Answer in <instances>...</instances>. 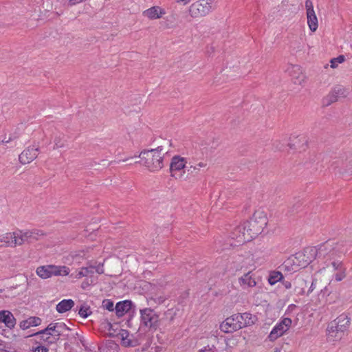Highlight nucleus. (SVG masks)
<instances>
[{
  "label": "nucleus",
  "mask_w": 352,
  "mask_h": 352,
  "mask_svg": "<svg viewBox=\"0 0 352 352\" xmlns=\"http://www.w3.org/2000/svg\"><path fill=\"white\" fill-rule=\"evenodd\" d=\"M348 250L343 242L327 241L316 247H308L305 250L307 256V263H311L316 258L326 259H340Z\"/></svg>",
  "instance_id": "1"
},
{
  "label": "nucleus",
  "mask_w": 352,
  "mask_h": 352,
  "mask_svg": "<svg viewBox=\"0 0 352 352\" xmlns=\"http://www.w3.org/2000/svg\"><path fill=\"white\" fill-rule=\"evenodd\" d=\"M267 223V218L263 211H256L250 219L244 222L242 225L239 226L236 231L240 232L241 230H246L243 234H241L239 241H249L260 234Z\"/></svg>",
  "instance_id": "2"
},
{
  "label": "nucleus",
  "mask_w": 352,
  "mask_h": 352,
  "mask_svg": "<svg viewBox=\"0 0 352 352\" xmlns=\"http://www.w3.org/2000/svg\"><path fill=\"white\" fill-rule=\"evenodd\" d=\"M168 151L162 146L150 150H143L139 155L142 164L150 171H157L164 166V155Z\"/></svg>",
  "instance_id": "3"
},
{
  "label": "nucleus",
  "mask_w": 352,
  "mask_h": 352,
  "mask_svg": "<svg viewBox=\"0 0 352 352\" xmlns=\"http://www.w3.org/2000/svg\"><path fill=\"white\" fill-rule=\"evenodd\" d=\"M350 324V318L345 314L339 316L331 322L327 328L330 336L336 340L341 339L344 332L348 329Z\"/></svg>",
  "instance_id": "4"
},
{
  "label": "nucleus",
  "mask_w": 352,
  "mask_h": 352,
  "mask_svg": "<svg viewBox=\"0 0 352 352\" xmlns=\"http://www.w3.org/2000/svg\"><path fill=\"white\" fill-rule=\"evenodd\" d=\"M216 8L214 0H199L189 8V13L192 17H198L208 14Z\"/></svg>",
  "instance_id": "5"
},
{
  "label": "nucleus",
  "mask_w": 352,
  "mask_h": 352,
  "mask_svg": "<svg viewBox=\"0 0 352 352\" xmlns=\"http://www.w3.org/2000/svg\"><path fill=\"white\" fill-rule=\"evenodd\" d=\"M140 323L150 329L156 330L160 324V316L151 308H144L140 310Z\"/></svg>",
  "instance_id": "6"
},
{
  "label": "nucleus",
  "mask_w": 352,
  "mask_h": 352,
  "mask_svg": "<svg viewBox=\"0 0 352 352\" xmlns=\"http://www.w3.org/2000/svg\"><path fill=\"white\" fill-rule=\"evenodd\" d=\"M350 93V89L342 85H336L329 94L323 99V103L329 106L338 100L339 98H346Z\"/></svg>",
  "instance_id": "7"
},
{
  "label": "nucleus",
  "mask_w": 352,
  "mask_h": 352,
  "mask_svg": "<svg viewBox=\"0 0 352 352\" xmlns=\"http://www.w3.org/2000/svg\"><path fill=\"white\" fill-rule=\"evenodd\" d=\"M69 330L64 322L50 323L45 329L38 331V333L50 334L52 341L57 342L65 331Z\"/></svg>",
  "instance_id": "8"
},
{
  "label": "nucleus",
  "mask_w": 352,
  "mask_h": 352,
  "mask_svg": "<svg viewBox=\"0 0 352 352\" xmlns=\"http://www.w3.org/2000/svg\"><path fill=\"white\" fill-rule=\"evenodd\" d=\"M186 161L184 157H182L179 155L174 156L170 164V171L171 176L175 179H182L184 176V172L183 173H178L177 171H180L182 169L187 168Z\"/></svg>",
  "instance_id": "9"
},
{
  "label": "nucleus",
  "mask_w": 352,
  "mask_h": 352,
  "mask_svg": "<svg viewBox=\"0 0 352 352\" xmlns=\"http://www.w3.org/2000/svg\"><path fill=\"white\" fill-rule=\"evenodd\" d=\"M292 321L289 318H284L272 329L270 335L268 336L269 340L270 341H274L278 338L281 336L289 329L292 325Z\"/></svg>",
  "instance_id": "10"
},
{
  "label": "nucleus",
  "mask_w": 352,
  "mask_h": 352,
  "mask_svg": "<svg viewBox=\"0 0 352 352\" xmlns=\"http://www.w3.org/2000/svg\"><path fill=\"white\" fill-rule=\"evenodd\" d=\"M241 324L235 314L227 318L221 324L220 329L224 333H233L241 329Z\"/></svg>",
  "instance_id": "11"
},
{
  "label": "nucleus",
  "mask_w": 352,
  "mask_h": 352,
  "mask_svg": "<svg viewBox=\"0 0 352 352\" xmlns=\"http://www.w3.org/2000/svg\"><path fill=\"white\" fill-rule=\"evenodd\" d=\"M305 8L307 23L311 32H315L318 26V19L314 10L313 3L311 0H306Z\"/></svg>",
  "instance_id": "12"
},
{
  "label": "nucleus",
  "mask_w": 352,
  "mask_h": 352,
  "mask_svg": "<svg viewBox=\"0 0 352 352\" xmlns=\"http://www.w3.org/2000/svg\"><path fill=\"white\" fill-rule=\"evenodd\" d=\"M287 72L292 77V80L294 84L301 85L305 82L306 76L303 74L300 65H290L287 67Z\"/></svg>",
  "instance_id": "13"
},
{
  "label": "nucleus",
  "mask_w": 352,
  "mask_h": 352,
  "mask_svg": "<svg viewBox=\"0 0 352 352\" xmlns=\"http://www.w3.org/2000/svg\"><path fill=\"white\" fill-rule=\"evenodd\" d=\"M21 240L19 239V233H6L0 236V247L21 245Z\"/></svg>",
  "instance_id": "14"
},
{
  "label": "nucleus",
  "mask_w": 352,
  "mask_h": 352,
  "mask_svg": "<svg viewBox=\"0 0 352 352\" xmlns=\"http://www.w3.org/2000/svg\"><path fill=\"white\" fill-rule=\"evenodd\" d=\"M43 236L44 233L38 230H34L25 232H20V233H19V239H22L21 245L25 242L28 243H34Z\"/></svg>",
  "instance_id": "15"
},
{
  "label": "nucleus",
  "mask_w": 352,
  "mask_h": 352,
  "mask_svg": "<svg viewBox=\"0 0 352 352\" xmlns=\"http://www.w3.org/2000/svg\"><path fill=\"white\" fill-rule=\"evenodd\" d=\"M38 148L28 147L19 156L22 164H27L34 160L38 156Z\"/></svg>",
  "instance_id": "16"
},
{
  "label": "nucleus",
  "mask_w": 352,
  "mask_h": 352,
  "mask_svg": "<svg viewBox=\"0 0 352 352\" xmlns=\"http://www.w3.org/2000/svg\"><path fill=\"white\" fill-rule=\"evenodd\" d=\"M121 339V344L125 347H134L139 344L138 340L133 338L127 330L121 329L118 333Z\"/></svg>",
  "instance_id": "17"
},
{
  "label": "nucleus",
  "mask_w": 352,
  "mask_h": 352,
  "mask_svg": "<svg viewBox=\"0 0 352 352\" xmlns=\"http://www.w3.org/2000/svg\"><path fill=\"white\" fill-rule=\"evenodd\" d=\"M239 284L243 289L254 287L256 285L255 276L252 272H248L241 276L239 280Z\"/></svg>",
  "instance_id": "18"
},
{
  "label": "nucleus",
  "mask_w": 352,
  "mask_h": 352,
  "mask_svg": "<svg viewBox=\"0 0 352 352\" xmlns=\"http://www.w3.org/2000/svg\"><path fill=\"white\" fill-rule=\"evenodd\" d=\"M239 320L241 328L253 325L257 320V318L255 315H252L250 313H243V314H235Z\"/></svg>",
  "instance_id": "19"
},
{
  "label": "nucleus",
  "mask_w": 352,
  "mask_h": 352,
  "mask_svg": "<svg viewBox=\"0 0 352 352\" xmlns=\"http://www.w3.org/2000/svg\"><path fill=\"white\" fill-rule=\"evenodd\" d=\"M0 322H3L9 328L12 329L16 324V319L13 314L8 310L0 311Z\"/></svg>",
  "instance_id": "20"
},
{
  "label": "nucleus",
  "mask_w": 352,
  "mask_h": 352,
  "mask_svg": "<svg viewBox=\"0 0 352 352\" xmlns=\"http://www.w3.org/2000/svg\"><path fill=\"white\" fill-rule=\"evenodd\" d=\"M165 13V10L160 7L153 6L144 11L143 14L150 19H157L162 17Z\"/></svg>",
  "instance_id": "21"
},
{
  "label": "nucleus",
  "mask_w": 352,
  "mask_h": 352,
  "mask_svg": "<svg viewBox=\"0 0 352 352\" xmlns=\"http://www.w3.org/2000/svg\"><path fill=\"white\" fill-rule=\"evenodd\" d=\"M132 302L130 300H124L118 302L116 305V314L117 316L122 317L125 313L128 312L131 308Z\"/></svg>",
  "instance_id": "22"
},
{
  "label": "nucleus",
  "mask_w": 352,
  "mask_h": 352,
  "mask_svg": "<svg viewBox=\"0 0 352 352\" xmlns=\"http://www.w3.org/2000/svg\"><path fill=\"white\" fill-rule=\"evenodd\" d=\"M54 269H56L55 265L40 266L36 269V274L43 279L48 278L54 275Z\"/></svg>",
  "instance_id": "23"
},
{
  "label": "nucleus",
  "mask_w": 352,
  "mask_h": 352,
  "mask_svg": "<svg viewBox=\"0 0 352 352\" xmlns=\"http://www.w3.org/2000/svg\"><path fill=\"white\" fill-rule=\"evenodd\" d=\"M74 301L72 299H64L59 302L56 307V311L63 314L72 309L74 306Z\"/></svg>",
  "instance_id": "24"
},
{
  "label": "nucleus",
  "mask_w": 352,
  "mask_h": 352,
  "mask_svg": "<svg viewBox=\"0 0 352 352\" xmlns=\"http://www.w3.org/2000/svg\"><path fill=\"white\" fill-rule=\"evenodd\" d=\"M94 265H90L88 267H82L80 269L79 271L76 272L75 274H72L70 275L71 277H73L74 278H80L84 276H92V275L94 273Z\"/></svg>",
  "instance_id": "25"
},
{
  "label": "nucleus",
  "mask_w": 352,
  "mask_h": 352,
  "mask_svg": "<svg viewBox=\"0 0 352 352\" xmlns=\"http://www.w3.org/2000/svg\"><path fill=\"white\" fill-rule=\"evenodd\" d=\"M41 319L38 317H30L27 320H23L20 322V327L25 330L30 327H36L41 324Z\"/></svg>",
  "instance_id": "26"
},
{
  "label": "nucleus",
  "mask_w": 352,
  "mask_h": 352,
  "mask_svg": "<svg viewBox=\"0 0 352 352\" xmlns=\"http://www.w3.org/2000/svg\"><path fill=\"white\" fill-rule=\"evenodd\" d=\"M189 166H187V170L190 173H197L201 168H207L208 164L206 162H200L197 163L195 162H190Z\"/></svg>",
  "instance_id": "27"
},
{
  "label": "nucleus",
  "mask_w": 352,
  "mask_h": 352,
  "mask_svg": "<svg viewBox=\"0 0 352 352\" xmlns=\"http://www.w3.org/2000/svg\"><path fill=\"white\" fill-rule=\"evenodd\" d=\"M325 263L327 268L332 267L333 271H338L344 267L340 259H326Z\"/></svg>",
  "instance_id": "28"
},
{
  "label": "nucleus",
  "mask_w": 352,
  "mask_h": 352,
  "mask_svg": "<svg viewBox=\"0 0 352 352\" xmlns=\"http://www.w3.org/2000/svg\"><path fill=\"white\" fill-rule=\"evenodd\" d=\"M238 228H239V226L236 227L230 235L231 240L235 241L234 243L232 242H230V244L232 246H237V245H239L243 244L246 242V241L240 242L239 238H238V236H239L241 234H243V232H246V230L244 231L243 230H241L240 232H238V231H236V230Z\"/></svg>",
  "instance_id": "29"
},
{
  "label": "nucleus",
  "mask_w": 352,
  "mask_h": 352,
  "mask_svg": "<svg viewBox=\"0 0 352 352\" xmlns=\"http://www.w3.org/2000/svg\"><path fill=\"white\" fill-rule=\"evenodd\" d=\"M283 278V276L281 272L278 271H274L270 274L268 278V282L270 285H273L276 284L278 281L281 280Z\"/></svg>",
  "instance_id": "30"
},
{
  "label": "nucleus",
  "mask_w": 352,
  "mask_h": 352,
  "mask_svg": "<svg viewBox=\"0 0 352 352\" xmlns=\"http://www.w3.org/2000/svg\"><path fill=\"white\" fill-rule=\"evenodd\" d=\"M291 142H292L289 144V147L291 148L297 149L300 148V142H306L307 140L305 137H294L293 139H291Z\"/></svg>",
  "instance_id": "31"
},
{
  "label": "nucleus",
  "mask_w": 352,
  "mask_h": 352,
  "mask_svg": "<svg viewBox=\"0 0 352 352\" xmlns=\"http://www.w3.org/2000/svg\"><path fill=\"white\" fill-rule=\"evenodd\" d=\"M54 269V276H67L69 274V269L67 266H56Z\"/></svg>",
  "instance_id": "32"
},
{
  "label": "nucleus",
  "mask_w": 352,
  "mask_h": 352,
  "mask_svg": "<svg viewBox=\"0 0 352 352\" xmlns=\"http://www.w3.org/2000/svg\"><path fill=\"white\" fill-rule=\"evenodd\" d=\"M92 314L90 307L87 305H82L78 309V314L83 318H87Z\"/></svg>",
  "instance_id": "33"
},
{
  "label": "nucleus",
  "mask_w": 352,
  "mask_h": 352,
  "mask_svg": "<svg viewBox=\"0 0 352 352\" xmlns=\"http://www.w3.org/2000/svg\"><path fill=\"white\" fill-rule=\"evenodd\" d=\"M345 60L344 55H340L336 58H333L330 60V67L333 69L337 68L338 63H342Z\"/></svg>",
  "instance_id": "34"
},
{
  "label": "nucleus",
  "mask_w": 352,
  "mask_h": 352,
  "mask_svg": "<svg viewBox=\"0 0 352 352\" xmlns=\"http://www.w3.org/2000/svg\"><path fill=\"white\" fill-rule=\"evenodd\" d=\"M34 335L36 336H40L41 340L48 344H53L56 342V341H52V336L50 334L38 333V332H37Z\"/></svg>",
  "instance_id": "35"
},
{
  "label": "nucleus",
  "mask_w": 352,
  "mask_h": 352,
  "mask_svg": "<svg viewBox=\"0 0 352 352\" xmlns=\"http://www.w3.org/2000/svg\"><path fill=\"white\" fill-rule=\"evenodd\" d=\"M346 277V268L343 267L338 270L335 274V278L337 281H341Z\"/></svg>",
  "instance_id": "36"
},
{
  "label": "nucleus",
  "mask_w": 352,
  "mask_h": 352,
  "mask_svg": "<svg viewBox=\"0 0 352 352\" xmlns=\"http://www.w3.org/2000/svg\"><path fill=\"white\" fill-rule=\"evenodd\" d=\"M102 307L111 311L113 310V302L109 299H105L102 301Z\"/></svg>",
  "instance_id": "37"
},
{
  "label": "nucleus",
  "mask_w": 352,
  "mask_h": 352,
  "mask_svg": "<svg viewBox=\"0 0 352 352\" xmlns=\"http://www.w3.org/2000/svg\"><path fill=\"white\" fill-rule=\"evenodd\" d=\"M106 346L107 348L112 349L113 352H117L118 349V345L116 343H115L113 341H109L107 343Z\"/></svg>",
  "instance_id": "38"
},
{
  "label": "nucleus",
  "mask_w": 352,
  "mask_h": 352,
  "mask_svg": "<svg viewBox=\"0 0 352 352\" xmlns=\"http://www.w3.org/2000/svg\"><path fill=\"white\" fill-rule=\"evenodd\" d=\"M307 248H308L304 249L302 254H298V258H302V260L303 261V263L302 265L303 267H306L307 265H309L310 263H307V262H306V260H307V256L305 255V254H306L305 250Z\"/></svg>",
  "instance_id": "39"
},
{
  "label": "nucleus",
  "mask_w": 352,
  "mask_h": 352,
  "mask_svg": "<svg viewBox=\"0 0 352 352\" xmlns=\"http://www.w3.org/2000/svg\"><path fill=\"white\" fill-rule=\"evenodd\" d=\"M64 146L60 137H56L54 139V148H62Z\"/></svg>",
  "instance_id": "40"
},
{
  "label": "nucleus",
  "mask_w": 352,
  "mask_h": 352,
  "mask_svg": "<svg viewBox=\"0 0 352 352\" xmlns=\"http://www.w3.org/2000/svg\"><path fill=\"white\" fill-rule=\"evenodd\" d=\"M94 267V272H97L99 274H102L104 273L103 264L99 263L97 266Z\"/></svg>",
  "instance_id": "41"
},
{
  "label": "nucleus",
  "mask_w": 352,
  "mask_h": 352,
  "mask_svg": "<svg viewBox=\"0 0 352 352\" xmlns=\"http://www.w3.org/2000/svg\"><path fill=\"white\" fill-rule=\"evenodd\" d=\"M48 349L44 346H38L34 350V352H47Z\"/></svg>",
  "instance_id": "42"
},
{
  "label": "nucleus",
  "mask_w": 352,
  "mask_h": 352,
  "mask_svg": "<svg viewBox=\"0 0 352 352\" xmlns=\"http://www.w3.org/2000/svg\"><path fill=\"white\" fill-rule=\"evenodd\" d=\"M201 350L202 351V352H214V346H210L209 345H208Z\"/></svg>",
  "instance_id": "43"
},
{
  "label": "nucleus",
  "mask_w": 352,
  "mask_h": 352,
  "mask_svg": "<svg viewBox=\"0 0 352 352\" xmlns=\"http://www.w3.org/2000/svg\"><path fill=\"white\" fill-rule=\"evenodd\" d=\"M84 1H85V0H69V5L72 6Z\"/></svg>",
  "instance_id": "44"
},
{
  "label": "nucleus",
  "mask_w": 352,
  "mask_h": 352,
  "mask_svg": "<svg viewBox=\"0 0 352 352\" xmlns=\"http://www.w3.org/2000/svg\"><path fill=\"white\" fill-rule=\"evenodd\" d=\"M214 52V47L213 45H210V47H207L206 53L208 55H211Z\"/></svg>",
  "instance_id": "45"
},
{
  "label": "nucleus",
  "mask_w": 352,
  "mask_h": 352,
  "mask_svg": "<svg viewBox=\"0 0 352 352\" xmlns=\"http://www.w3.org/2000/svg\"><path fill=\"white\" fill-rule=\"evenodd\" d=\"M155 302L158 304H162L165 301V298L162 296L157 297L155 299Z\"/></svg>",
  "instance_id": "46"
},
{
  "label": "nucleus",
  "mask_w": 352,
  "mask_h": 352,
  "mask_svg": "<svg viewBox=\"0 0 352 352\" xmlns=\"http://www.w3.org/2000/svg\"><path fill=\"white\" fill-rule=\"evenodd\" d=\"M176 2L177 3H182L184 5H186L188 3L190 2V0H175Z\"/></svg>",
  "instance_id": "47"
},
{
  "label": "nucleus",
  "mask_w": 352,
  "mask_h": 352,
  "mask_svg": "<svg viewBox=\"0 0 352 352\" xmlns=\"http://www.w3.org/2000/svg\"><path fill=\"white\" fill-rule=\"evenodd\" d=\"M314 288H315V283L313 281L311 285V286H310V287H309V289L308 294L311 292L314 289Z\"/></svg>",
  "instance_id": "48"
},
{
  "label": "nucleus",
  "mask_w": 352,
  "mask_h": 352,
  "mask_svg": "<svg viewBox=\"0 0 352 352\" xmlns=\"http://www.w3.org/2000/svg\"><path fill=\"white\" fill-rule=\"evenodd\" d=\"M284 285L285 287L287 288V289H289L292 287V284L290 282H288V281H286L285 283H284Z\"/></svg>",
  "instance_id": "49"
},
{
  "label": "nucleus",
  "mask_w": 352,
  "mask_h": 352,
  "mask_svg": "<svg viewBox=\"0 0 352 352\" xmlns=\"http://www.w3.org/2000/svg\"><path fill=\"white\" fill-rule=\"evenodd\" d=\"M11 140H12V138H9L8 140H7L6 138H4V139L1 141V143H8V142H10Z\"/></svg>",
  "instance_id": "50"
},
{
  "label": "nucleus",
  "mask_w": 352,
  "mask_h": 352,
  "mask_svg": "<svg viewBox=\"0 0 352 352\" xmlns=\"http://www.w3.org/2000/svg\"><path fill=\"white\" fill-rule=\"evenodd\" d=\"M274 352H280V349H277V348H276V349H274Z\"/></svg>",
  "instance_id": "51"
},
{
  "label": "nucleus",
  "mask_w": 352,
  "mask_h": 352,
  "mask_svg": "<svg viewBox=\"0 0 352 352\" xmlns=\"http://www.w3.org/2000/svg\"><path fill=\"white\" fill-rule=\"evenodd\" d=\"M352 173V168H350L349 171V173Z\"/></svg>",
  "instance_id": "52"
}]
</instances>
